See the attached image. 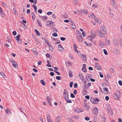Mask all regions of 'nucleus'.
<instances>
[{
    "mask_svg": "<svg viewBox=\"0 0 122 122\" xmlns=\"http://www.w3.org/2000/svg\"><path fill=\"white\" fill-rule=\"evenodd\" d=\"M72 118H74L75 119H78L79 118V117L77 115L72 116Z\"/></svg>",
    "mask_w": 122,
    "mask_h": 122,
    "instance_id": "obj_24",
    "label": "nucleus"
},
{
    "mask_svg": "<svg viewBox=\"0 0 122 122\" xmlns=\"http://www.w3.org/2000/svg\"><path fill=\"white\" fill-rule=\"evenodd\" d=\"M98 33H99V36L101 37L102 38L105 37V36L104 35L105 34H104V32H103L102 31H99V30H98Z\"/></svg>",
    "mask_w": 122,
    "mask_h": 122,
    "instance_id": "obj_7",
    "label": "nucleus"
},
{
    "mask_svg": "<svg viewBox=\"0 0 122 122\" xmlns=\"http://www.w3.org/2000/svg\"><path fill=\"white\" fill-rule=\"evenodd\" d=\"M70 96L72 98H74L75 97V96L72 93H71V94Z\"/></svg>",
    "mask_w": 122,
    "mask_h": 122,
    "instance_id": "obj_61",
    "label": "nucleus"
},
{
    "mask_svg": "<svg viewBox=\"0 0 122 122\" xmlns=\"http://www.w3.org/2000/svg\"><path fill=\"white\" fill-rule=\"evenodd\" d=\"M52 36L54 37H56L57 36V34L56 33H53L52 34Z\"/></svg>",
    "mask_w": 122,
    "mask_h": 122,
    "instance_id": "obj_64",
    "label": "nucleus"
},
{
    "mask_svg": "<svg viewBox=\"0 0 122 122\" xmlns=\"http://www.w3.org/2000/svg\"><path fill=\"white\" fill-rule=\"evenodd\" d=\"M120 97L118 96L117 95V94H114V98L115 99L118 100V99H119Z\"/></svg>",
    "mask_w": 122,
    "mask_h": 122,
    "instance_id": "obj_22",
    "label": "nucleus"
},
{
    "mask_svg": "<svg viewBox=\"0 0 122 122\" xmlns=\"http://www.w3.org/2000/svg\"><path fill=\"white\" fill-rule=\"evenodd\" d=\"M89 88V87H88V86H87L86 84L84 85V87L83 88V89L84 90H86V89L88 88Z\"/></svg>",
    "mask_w": 122,
    "mask_h": 122,
    "instance_id": "obj_40",
    "label": "nucleus"
},
{
    "mask_svg": "<svg viewBox=\"0 0 122 122\" xmlns=\"http://www.w3.org/2000/svg\"><path fill=\"white\" fill-rule=\"evenodd\" d=\"M33 8L34 9L35 11L36 12H37V7L35 5V4H34L33 5H32Z\"/></svg>",
    "mask_w": 122,
    "mask_h": 122,
    "instance_id": "obj_31",
    "label": "nucleus"
},
{
    "mask_svg": "<svg viewBox=\"0 0 122 122\" xmlns=\"http://www.w3.org/2000/svg\"><path fill=\"white\" fill-rule=\"evenodd\" d=\"M63 96L66 100L69 98L68 91L66 89H65L64 91Z\"/></svg>",
    "mask_w": 122,
    "mask_h": 122,
    "instance_id": "obj_2",
    "label": "nucleus"
},
{
    "mask_svg": "<svg viewBox=\"0 0 122 122\" xmlns=\"http://www.w3.org/2000/svg\"><path fill=\"white\" fill-rule=\"evenodd\" d=\"M50 98V97L49 96H47L46 97V100L48 101V102H51Z\"/></svg>",
    "mask_w": 122,
    "mask_h": 122,
    "instance_id": "obj_36",
    "label": "nucleus"
},
{
    "mask_svg": "<svg viewBox=\"0 0 122 122\" xmlns=\"http://www.w3.org/2000/svg\"><path fill=\"white\" fill-rule=\"evenodd\" d=\"M34 31L37 36H40L41 35V34L40 32L38 31L37 29H35L34 30Z\"/></svg>",
    "mask_w": 122,
    "mask_h": 122,
    "instance_id": "obj_15",
    "label": "nucleus"
},
{
    "mask_svg": "<svg viewBox=\"0 0 122 122\" xmlns=\"http://www.w3.org/2000/svg\"><path fill=\"white\" fill-rule=\"evenodd\" d=\"M119 43L120 46L122 47V38H121L119 41Z\"/></svg>",
    "mask_w": 122,
    "mask_h": 122,
    "instance_id": "obj_34",
    "label": "nucleus"
},
{
    "mask_svg": "<svg viewBox=\"0 0 122 122\" xmlns=\"http://www.w3.org/2000/svg\"><path fill=\"white\" fill-rule=\"evenodd\" d=\"M39 17L41 18L44 21H46L47 19V17L46 15L43 16H40Z\"/></svg>",
    "mask_w": 122,
    "mask_h": 122,
    "instance_id": "obj_12",
    "label": "nucleus"
},
{
    "mask_svg": "<svg viewBox=\"0 0 122 122\" xmlns=\"http://www.w3.org/2000/svg\"><path fill=\"white\" fill-rule=\"evenodd\" d=\"M78 76L79 78L81 81L85 80L83 75L81 73H79L78 74Z\"/></svg>",
    "mask_w": 122,
    "mask_h": 122,
    "instance_id": "obj_6",
    "label": "nucleus"
},
{
    "mask_svg": "<svg viewBox=\"0 0 122 122\" xmlns=\"http://www.w3.org/2000/svg\"><path fill=\"white\" fill-rule=\"evenodd\" d=\"M95 20L96 22H98L99 24H100L101 23V21L100 20L97 18H95Z\"/></svg>",
    "mask_w": 122,
    "mask_h": 122,
    "instance_id": "obj_21",
    "label": "nucleus"
},
{
    "mask_svg": "<svg viewBox=\"0 0 122 122\" xmlns=\"http://www.w3.org/2000/svg\"><path fill=\"white\" fill-rule=\"evenodd\" d=\"M113 51L115 53L116 55H118L119 53V50L116 49H114Z\"/></svg>",
    "mask_w": 122,
    "mask_h": 122,
    "instance_id": "obj_14",
    "label": "nucleus"
},
{
    "mask_svg": "<svg viewBox=\"0 0 122 122\" xmlns=\"http://www.w3.org/2000/svg\"><path fill=\"white\" fill-rule=\"evenodd\" d=\"M40 82L41 83L43 86H44L45 85V82L43 80H41Z\"/></svg>",
    "mask_w": 122,
    "mask_h": 122,
    "instance_id": "obj_39",
    "label": "nucleus"
},
{
    "mask_svg": "<svg viewBox=\"0 0 122 122\" xmlns=\"http://www.w3.org/2000/svg\"><path fill=\"white\" fill-rule=\"evenodd\" d=\"M66 100L68 103H71L72 102V101L71 100H69V98H68V99Z\"/></svg>",
    "mask_w": 122,
    "mask_h": 122,
    "instance_id": "obj_54",
    "label": "nucleus"
},
{
    "mask_svg": "<svg viewBox=\"0 0 122 122\" xmlns=\"http://www.w3.org/2000/svg\"><path fill=\"white\" fill-rule=\"evenodd\" d=\"M109 70L111 72L113 73V72L114 70L113 68H110L109 69Z\"/></svg>",
    "mask_w": 122,
    "mask_h": 122,
    "instance_id": "obj_56",
    "label": "nucleus"
},
{
    "mask_svg": "<svg viewBox=\"0 0 122 122\" xmlns=\"http://www.w3.org/2000/svg\"><path fill=\"white\" fill-rule=\"evenodd\" d=\"M0 15L3 17L5 16L4 14L3 13L2 8L1 7H0Z\"/></svg>",
    "mask_w": 122,
    "mask_h": 122,
    "instance_id": "obj_17",
    "label": "nucleus"
},
{
    "mask_svg": "<svg viewBox=\"0 0 122 122\" xmlns=\"http://www.w3.org/2000/svg\"><path fill=\"white\" fill-rule=\"evenodd\" d=\"M46 23H47V25H48L51 24L52 25L55 26V24L54 23V22L52 21H47Z\"/></svg>",
    "mask_w": 122,
    "mask_h": 122,
    "instance_id": "obj_11",
    "label": "nucleus"
},
{
    "mask_svg": "<svg viewBox=\"0 0 122 122\" xmlns=\"http://www.w3.org/2000/svg\"><path fill=\"white\" fill-rule=\"evenodd\" d=\"M69 75L71 77H72L73 76L72 73L71 71H70L69 73Z\"/></svg>",
    "mask_w": 122,
    "mask_h": 122,
    "instance_id": "obj_33",
    "label": "nucleus"
},
{
    "mask_svg": "<svg viewBox=\"0 0 122 122\" xmlns=\"http://www.w3.org/2000/svg\"><path fill=\"white\" fill-rule=\"evenodd\" d=\"M87 92V91H86L85 90H83V91H82L83 93V94L84 95H86V94Z\"/></svg>",
    "mask_w": 122,
    "mask_h": 122,
    "instance_id": "obj_42",
    "label": "nucleus"
},
{
    "mask_svg": "<svg viewBox=\"0 0 122 122\" xmlns=\"http://www.w3.org/2000/svg\"><path fill=\"white\" fill-rule=\"evenodd\" d=\"M73 84V82L71 81L70 82V86L71 88H72V85Z\"/></svg>",
    "mask_w": 122,
    "mask_h": 122,
    "instance_id": "obj_57",
    "label": "nucleus"
},
{
    "mask_svg": "<svg viewBox=\"0 0 122 122\" xmlns=\"http://www.w3.org/2000/svg\"><path fill=\"white\" fill-rule=\"evenodd\" d=\"M91 77V76H90L89 74H87L86 75V78L87 81H90L89 79L90 77Z\"/></svg>",
    "mask_w": 122,
    "mask_h": 122,
    "instance_id": "obj_23",
    "label": "nucleus"
},
{
    "mask_svg": "<svg viewBox=\"0 0 122 122\" xmlns=\"http://www.w3.org/2000/svg\"><path fill=\"white\" fill-rule=\"evenodd\" d=\"M94 113L95 114H97L98 112V110L97 108L96 107L94 108Z\"/></svg>",
    "mask_w": 122,
    "mask_h": 122,
    "instance_id": "obj_27",
    "label": "nucleus"
},
{
    "mask_svg": "<svg viewBox=\"0 0 122 122\" xmlns=\"http://www.w3.org/2000/svg\"><path fill=\"white\" fill-rule=\"evenodd\" d=\"M91 34L92 35L91 36H88V38L90 40V41H92V39H94V38L97 36V35L95 33V32L93 31H91Z\"/></svg>",
    "mask_w": 122,
    "mask_h": 122,
    "instance_id": "obj_1",
    "label": "nucleus"
},
{
    "mask_svg": "<svg viewBox=\"0 0 122 122\" xmlns=\"http://www.w3.org/2000/svg\"><path fill=\"white\" fill-rule=\"evenodd\" d=\"M113 42L114 44L116 46H118V43L117 42V40L115 39H114L113 40Z\"/></svg>",
    "mask_w": 122,
    "mask_h": 122,
    "instance_id": "obj_18",
    "label": "nucleus"
},
{
    "mask_svg": "<svg viewBox=\"0 0 122 122\" xmlns=\"http://www.w3.org/2000/svg\"><path fill=\"white\" fill-rule=\"evenodd\" d=\"M70 22H71L70 24L72 26H71L72 27L73 29H75L76 28V26L75 25V24L72 21H70Z\"/></svg>",
    "mask_w": 122,
    "mask_h": 122,
    "instance_id": "obj_16",
    "label": "nucleus"
},
{
    "mask_svg": "<svg viewBox=\"0 0 122 122\" xmlns=\"http://www.w3.org/2000/svg\"><path fill=\"white\" fill-rule=\"evenodd\" d=\"M60 117H61V116H59L56 117L55 120L56 122H60Z\"/></svg>",
    "mask_w": 122,
    "mask_h": 122,
    "instance_id": "obj_13",
    "label": "nucleus"
},
{
    "mask_svg": "<svg viewBox=\"0 0 122 122\" xmlns=\"http://www.w3.org/2000/svg\"><path fill=\"white\" fill-rule=\"evenodd\" d=\"M51 116L49 114H47L46 115V117L47 121L48 122H53L50 118Z\"/></svg>",
    "mask_w": 122,
    "mask_h": 122,
    "instance_id": "obj_5",
    "label": "nucleus"
},
{
    "mask_svg": "<svg viewBox=\"0 0 122 122\" xmlns=\"http://www.w3.org/2000/svg\"><path fill=\"white\" fill-rule=\"evenodd\" d=\"M37 21L38 22V24H39V25L41 27H42V24H41V23L39 21V20H37Z\"/></svg>",
    "mask_w": 122,
    "mask_h": 122,
    "instance_id": "obj_50",
    "label": "nucleus"
},
{
    "mask_svg": "<svg viewBox=\"0 0 122 122\" xmlns=\"http://www.w3.org/2000/svg\"><path fill=\"white\" fill-rule=\"evenodd\" d=\"M60 40L63 41H64L66 40V38L64 37H61L60 38Z\"/></svg>",
    "mask_w": 122,
    "mask_h": 122,
    "instance_id": "obj_60",
    "label": "nucleus"
},
{
    "mask_svg": "<svg viewBox=\"0 0 122 122\" xmlns=\"http://www.w3.org/2000/svg\"><path fill=\"white\" fill-rule=\"evenodd\" d=\"M12 63L13 66L15 68L18 66V65L17 63L15 61H14L13 62V63Z\"/></svg>",
    "mask_w": 122,
    "mask_h": 122,
    "instance_id": "obj_19",
    "label": "nucleus"
},
{
    "mask_svg": "<svg viewBox=\"0 0 122 122\" xmlns=\"http://www.w3.org/2000/svg\"><path fill=\"white\" fill-rule=\"evenodd\" d=\"M20 35L19 34L16 37V38H15V39L16 41H17L19 40V39H20Z\"/></svg>",
    "mask_w": 122,
    "mask_h": 122,
    "instance_id": "obj_30",
    "label": "nucleus"
},
{
    "mask_svg": "<svg viewBox=\"0 0 122 122\" xmlns=\"http://www.w3.org/2000/svg\"><path fill=\"white\" fill-rule=\"evenodd\" d=\"M18 43L20 44H22V40L21 39H19V40L17 41Z\"/></svg>",
    "mask_w": 122,
    "mask_h": 122,
    "instance_id": "obj_43",
    "label": "nucleus"
},
{
    "mask_svg": "<svg viewBox=\"0 0 122 122\" xmlns=\"http://www.w3.org/2000/svg\"><path fill=\"white\" fill-rule=\"evenodd\" d=\"M95 102H98L100 101V100L98 98H94Z\"/></svg>",
    "mask_w": 122,
    "mask_h": 122,
    "instance_id": "obj_44",
    "label": "nucleus"
},
{
    "mask_svg": "<svg viewBox=\"0 0 122 122\" xmlns=\"http://www.w3.org/2000/svg\"><path fill=\"white\" fill-rule=\"evenodd\" d=\"M82 70L84 72H86V68L82 67Z\"/></svg>",
    "mask_w": 122,
    "mask_h": 122,
    "instance_id": "obj_37",
    "label": "nucleus"
},
{
    "mask_svg": "<svg viewBox=\"0 0 122 122\" xmlns=\"http://www.w3.org/2000/svg\"><path fill=\"white\" fill-rule=\"evenodd\" d=\"M31 15L32 16V20H34L36 17V16L35 14L33 12H32L31 13Z\"/></svg>",
    "mask_w": 122,
    "mask_h": 122,
    "instance_id": "obj_25",
    "label": "nucleus"
},
{
    "mask_svg": "<svg viewBox=\"0 0 122 122\" xmlns=\"http://www.w3.org/2000/svg\"><path fill=\"white\" fill-rule=\"evenodd\" d=\"M109 15L110 17L111 18H112L114 17V15L111 12L109 13Z\"/></svg>",
    "mask_w": 122,
    "mask_h": 122,
    "instance_id": "obj_51",
    "label": "nucleus"
},
{
    "mask_svg": "<svg viewBox=\"0 0 122 122\" xmlns=\"http://www.w3.org/2000/svg\"><path fill=\"white\" fill-rule=\"evenodd\" d=\"M77 48V47L76 44H74L73 45V48L74 50H76V48Z\"/></svg>",
    "mask_w": 122,
    "mask_h": 122,
    "instance_id": "obj_55",
    "label": "nucleus"
},
{
    "mask_svg": "<svg viewBox=\"0 0 122 122\" xmlns=\"http://www.w3.org/2000/svg\"><path fill=\"white\" fill-rule=\"evenodd\" d=\"M120 86L122 85V81L121 80H119L118 82Z\"/></svg>",
    "mask_w": 122,
    "mask_h": 122,
    "instance_id": "obj_63",
    "label": "nucleus"
},
{
    "mask_svg": "<svg viewBox=\"0 0 122 122\" xmlns=\"http://www.w3.org/2000/svg\"><path fill=\"white\" fill-rule=\"evenodd\" d=\"M18 108L20 110V111L22 113H23L26 116V115L23 112V111L22 109H23V108H22L21 107L19 108Z\"/></svg>",
    "mask_w": 122,
    "mask_h": 122,
    "instance_id": "obj_32",
    "label": "nucleus"
},
{
    "mask_svg": "<svg viewBox=\"0 0 122 122\" xmlns=\"http://www.w3.org/2000/svg\"><path fill=\"white\" fill-rule=\"evenodd\" d=\"M116 3V2L115 0H111V3L112 4V5L113 6H114L115 4Z\"/></svg>",
    "mask_w": 122,
    "mask_h": 122,
    "instance_id": "obj_28",
    "label": "nucleus"
},
{
    "mask_svg": "<svg viewBox=\"0 0 122 122\" xmlns=\"http://www.w3.org/2000/svg\"><path fill=\"white\" fill-rule=\"evenodd\" d=\"M78 87V85L77 83H76L74 84V88H76Z\"/></svg>",
    "mask_w": 122,
    "mask_h": 122,
    "instance_id": "obj_58",
    "label": "nucleus"
},
{
    "mask_svg": "<svg viewBox=\"0 0 122 122\" xmlns=\"http://www.w3.org/2000/svg\"><path fill=\"white\" fill-rule=\"evenodd\" d=\"M95 100L94 98L92 97H91L90 99V101L92 103H93L94 104H97L96 103H95Z\"/></svg>",
    "mask_w": 122,
    "mask_h": 122,
    "instance_id": "obj_26",
    "label": "nucleus"
},
{
    "mask_svg": "<svg viewBox=\"0 0 122 122\" xmlns=\"http://www.w3.org/2000/svg\"><path fill=\"white\" fill-rule=\"evenodd\" d=\"M99 31H102L103 32H104L105 34H107V31H106V29L105 26L104 25L100 27V30Z\"/></svg>",
    "mask_w": 122,
    "mask_h": 122,
    "instance_id": "obj_3",
    "label": "nucleus"
},
{
    "mask_svg": "<svg viewBox=\"0 0 122 122\" xmlns=\"http://www.w3.org/2000/svg\"><path fill=\"white\" fill-rule=\"evenodd\" d=\"M81 57L82 60L86 61V56L85 54H82L81 56Z\"/></svg>",
    "mask_w": 122,
    "mask_h": 122,
    "instance_id": "obj_9",
    "label": "nucleus"
},
{
    "mask_svg": "<svg viewBox=\"0 0 122 122\" xmlns=\"http://www.w3.org/2000/svg\"><path fill=\"white\" fill-rule=\"evenodd\" d=\"M120 92L118 90H117L116 91L115 94H117V95L118 96L120 97L121 95L120 94Z\"/></svg>",
    "mask_w": 122,
    "mask_h": 122,
    "instance_id": "obj_20",
    "label": "nucleus"
},
{
    "mask_svg": "<svg viewBox=\"0 0 122 122\" xmlns=\"http://www.w3.org/2000/svg\"><path fill=\"white\" fill-rule=\"evenodd\" d=\"M52 13V12L51 11L48 12L47 13V15H49Z\"/></svg>",
    "mask_w": 122,
    "mask_h": 122,
    "instance_id": "obj_62",
    "label": "nucleus"
},
{
    "mask_svg": "<svg viewBox=\"0 0 122 122\" xmlns=\"http://www.w3.org/2000/svg\"><path fill=\"white\" fill-rule=\"evenodd\" d=\"M103 51L104 52V54L106 55H107L108 53L107 50L106 49L103 50Z\"/></svg>",
    "mask_w": 122,
    "mask_h": 122,
    "instance_id": "obj_52",
    "label": "nucleus"
},
{
    "mask_svg": "<svg viewBox=\"0 0 122 122\" xmlns=\"http://www.w3.org/2000/svg\"><path fill=\"white\" fill-rule=\"evenodd\" d=\"M53 32L55 33H56L57 32V31L56 28L54 27L52 28Z\"/></svg>",
    "mask_w": 122,
    "mask_h": 122,
    "instance_id": "obj_38",
    "label": "nucleus"
},
{
    "mask_svg": "<svg viewBox=\"0 0 122 122\" xmlns=\"http://www.w3.org/2000/svg\"><path fill=\"white\" fill-rule=\"evenodd\" d=\"M99 44L100 47L101 48L103 47L105 45L104 42L102 41H99Z\"/></svg>",
    "mask_w": 122,
    "mask_h": 122,
    "instance_id": "obj_10",
    "label": "nucleus"
},
{
    "mask_svg": "<svg viewBox=\"0 0 122 122\" xmlns=\"http://www.w3.org/2000/svg\"><path fill=\"white\" fill-rule=\"evenodd\" d=\"M74 111L75 112H80L81 111H80V110L79 109H75Z\"/></svg>",
    "mask_w": 122,
    "mask_h": 122,
    "instance_id": "obj_46",
    "label": "nucleus"
},
{
    "mask_svg": "<svg viewBox=\"0 0 122 122\" xmlns=\"http://www.w3.org/2000/svg\"><path fill=\"white\" fill-rule=\"evenodd\" d=\"M68 56L70 59L73 60H74L73 57L71 55V54H69Z\"/></svg>",
    "mask_w": 122,
    "mask_h": 122,
    "instance_id": "obj_45",
    "label": "nucleus"
},
{
    "mask_svg": "<svg viewBox=\"0 0 122 122\" xmlns=\"http://www.w3.org/2000/svg\"><path fill=\"white\" fill-rule=\"evenodd\" d=\"M58 48L59 49V50L61 52L63 51L64 49L62 47L61 44H60L58 46Z\"/></svg>",
    "mask_w": 122,
    "mask_h": 122,
    "instance_id": "obj_8",
    "label": "nucleus"
},
{
    "mask_svg": "<svg viewBox=\"0 0 122 122\" xmlns=\"http://www.w3.org/2000/svg\"><path fill=\"white\" fill-rule=\"evenodd\" d=\"M90 118L88 117H86L85 118V120L88 121L90 120Z\"/></svg>",
    "mask_w": 122,
    "mask_h": 122,
    "instance_id": "obj_59",
    "label": "nucleus"
},
{
    "mask_svg": "<svg viewBox=\"0 0 122 122\" xmlns=\"http://www.w3.org/2000/svg\"><path fill=\"white\" fill-rule=\"evenodd\" d=\"M5 111L6 114H8L9 113H11V112L10 111V110L9 108H7V109L5 110Z\"/></svg>",
    "mask_w": 122,
    "mask_h": 122,
    "instance_id": "obj_29",
    "label": "nucleus"
},
{
    "mask_svg": "<svg viewBox=\"0 0 122 122\" xmlns=\"http://www.w3.org/2000/svg\"><path fill=\"white\" fill-rule=\"evenodd\" d=\"M56 79L58 80H60L61 79V77L60 76H57L56 77Z\"/></svg>",
    "mask_w": 122,
    "mask_h": 122,
    "instance_id": "obj_53",
    "label": "nucleus"
},
{
    "mask_svg": "<svg viewBox=\"0 0 122 122\" xmlns=\"http://www.w3.org/2000/svg\"><path fill=\"white\" fill-rule=\"evenodd\" d=\"M75 52H77V53L80 56L81 55V53L79 51H78L76 49L75 50Z\"/></svg>",
    "mask_w": 122,
    "mask_h": 122,
    "instance_id": "obj_47",
    "label": "nucleus"
},
{
    "mask_svg": "<svg viewBox=\"0 0 122 122\" xmlns=\"http://www.w3.org/2000/svg\"><path fill=\"white\" fill-rule=\"evenodd\" d=\"M66 63H67V62H66V64L67 66L70 67L71 66L72 64L71 62H68L67 65L66 64Z\"/></svg>",
    "mask_w": 122,
    "mask_h": 122,
    "instance_id": "obj_35",
    "label": "nucleus"
},
{
    "mask_svg": "<svg viewBox=\"0 0 122 122\" xmlns=\"http://www.w3.org/2000/svg\"><path fill=\"white\" fill-rule=\"evenodd\" d=\"M0 75H2V76L3 77H4V78H5L4 77H5V74L3 72H0Z\"/></svg>",
    "mask_w": 122,
    "mask_h": 122,
    "instance_id": "obj_48",
    "label": "nucleus"
},
{
    "mask_svg": "<svg viewBox=\"0 0 122 122\" xmlns=\"http://www.w3.org/2000/svg\"><path fill=\"white\" fill-rule=\"evenodd\" d=\"M108 113H110V114L111 115H112L113 114V111L111 110L110 111L109 110Z\"/></svg>",
    "mask_w": 122,
    "mask_h": 122,
    "instance_id": "obj_49",
    "label": "nucleus"
},
{
    "mask_svg": "<svg viewBox=\"0 0 122 122\" xmlns=\"http://www.w3.org/2000/svg\"><path fill=\"white\" fill-rule=\"evenodd\" d=\"M95 65L96 68L97 69L99 70H101L102 68L101 66L98 63H95Z\"/></svg>",
    "mask_w": 122,
    "mask_h": 122,
    "instance_id": "obj_4",
    "label": "nucleus"
},
{
    "mask_svg": "<svg viewBox=\"0 0 122 122\" xmlns=\"http://www.w3.org/2000/svg\"><path fill=\"white\" fill-rule=\"evenodd\" d=\"M76 32L77 34H78V35L80 37L82 36L81 33L79 30L76 31Z\"/></svg>",
    "mask_w": 122,
    "mask_h": 122,
    "instance_id": "obj_41",
    "label": "nucleus"
}]
</instances>
